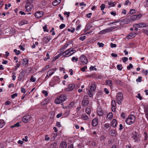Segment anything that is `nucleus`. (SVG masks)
I'll return each instance as SVG.
<instances>
[{"instance_id":"nucleus-1","label":"nucleus","mask_w":148,"mask_h":148,"mask_svg":"<svg viewBox=\"0 0 148 148\" xmlns=\"http://www.w3.org/2000/svg\"><path fill=\"white\" fill-rule=\"evenodd\" d=\"M123 95L122 92H119L117 93L116 97V101L118 104L119 105L121 104L123 100Z\"/></svg>"},{"instance_id":"nucleus-2","label":"nucleus","mask_w":148,"mask_h":148,"mask_svg":"<svg viewBox=\"0 0 148 148\" xmlns=\"http://www.w3.org/2000/svg\"><path fill=\"white\" fill-rule=\"evenodd\" d=\"M66 97L64 95H61L56 98L55 100V102L57 104H59L65 101Z\"/></svg>"},{"instance_id":"nucleus-3","label":"nucleus","mask_w":148,"mask_h":148,"mask_svg":"<svg viewBox=\"0 0 148 148\" xmlns=\"http://www.w3.org/2000/svg\"><path fill=\"white\" fill-rule=\"evenodd\" d=\"M135 117L134 115H130L126 119V123L129 125H132L134 122Z\"/></svg>"},{"instance_id":"nucleus-4","label":"nucleus","mask_w":148,"mask_h":148,"mask_svg":"<svg viewBox=\"0 0 148 148\" xmlns=\"http://www.w3.org/2000/svg\"><path fill=\"white\" fill-rule=\"evenodd\" d=\"M132 138L135 140V142H138L140 140L138 133L136 132H133L130 135Z\"/></svg>"},{"instance_id":"nucleus-5","label":"nucleus","mask_w":148,"mask_h":148,"mask_svg":"<svg viewBox=\"0 0 148 148\" xmlns=\"http://www.w3.org/2000/svg\"><path fill=\"white\" fill-rule=\"evenodd\" d=\"M79 60L83 64H86L87 63V59L84 55H81L79 57Z\"/></svg>"},{"instance_id":"nucleus-6","label":"nucleus","mask_w":148,"mask_h":148,"mask_svg":"<svg viewBox=\"0 0 148 148\" xmlns=\"http://www.w3.org/2000/svg\"><path fill=\"white\" fill-rule=\"evenodd\" d=\"M32 118L31 116L27 115L24 116L22 118V121L25 123H27L31 121Z\"/></svg>"},{"instance_id":"nucleus-7","label":"nucleus","mask_w":148,"mask_h":148,"mask_svg":"<svg viewBox=\"0 0 148 148\" xmlns=\"http://www.w3.org/2000/svg\"><path fill=\"white\" fill-rule=\"evenodd\" d=\"M88 97V96H85L84 97V100H83L82 102V106L86 107L88 106L89 103V101L86 99Z\"/></svg>"},{"instance_id":"nucleus-8","label":"nucleus","mask_w":148,"mask_h":148,"mask_svg":"<svg viewBox=\"0 0 148 148\" xmlns=\"http://www.w3.org/2000/svg\"><path fill=\"white\" fill-rule=\"evenodd\" d=\"M71 48H69V49L66 50L65 51H64L63 52H62V54L63 56L65 57H67L70 56V54L71 53Z\"/></svg>"},{"instance_id":"nucleus-9","label":"nucleus","mask_w":148,"mask_h":148,"mask_svg":"<svg viewBox=\"0 0 148 148\" xmlns=\"http://www.w3.org/2000/svg\"><path fill=\"white\" fill-rule=\"evenodd\" d=\"M147 25L146 23H140L134 25L133 26L134 27H137L138 28L146 27Z\"/></svg>"},{"instance_id":"nucleus-10","label":"nucleus","mask_w":148,"mask_h":148,"mask_svg":"<svg viewBox=\"0 0 148 148\" xmlns=\"http://www.w3.org/2000/svg\"><path fill=\"white\" fill-rule=\"evenodd\" d=\"M44 15V13L41 11L36 12L35 14L34 15L36 18H39L41 17Z\"/></svg>"},{"instance_id":"nucleus-11","label":"nucleus","mask_w":148,"mask_h":148,"mask_svg":"<svg viewBox=\"0 0 148 148\" xmlns=\"http://www.w3.org/2000/svg\"><path fill=\"white\" fill-rule=\"evenodd\" d=\"M26 10L28 12L30 11L33 8V5L29 3H27L25 5Z\"/></svg>"},{"instance_id":"nucleus-12","label":"nucleus","mask_w":148,"mask_h":148,"mask_svg":"<svg viewBox=\"0 0 148 148\" xmlns=\"http://www.w3.org/2000/svg\"><path fill=\"white\" fill-rule=\"evenodd\" d=\"M23 62L22 65H23V66L27 68L28 66L29 63L28 59L26 58H24L23 60Z\"/></svg>"},{"instance_id":"nucleus-13","label":"nucleus","mask_w":148,"mask_h":148,"mask_svg":"<svg viewBox=\"0 0 148 148\" xmlns=\"http://www.w3.org/2000/svg\"><path fill=\"white\" fill-rule=\"evenodd\" d=\"M98 117H96L93 119L92 122V125L94 127L96 126L98 124Z\"/></svg>"},{"instance_id":"nucleus-14","label":"nucleus","mask_w":148,"mask_h":148,"mask_svg":"<svg viewBox=\"0 0 148 148\" xmlns=\"http://www.w3.org/2000/svg\"><path fill=\"white\" fill-rule=\"evenodd\" d=\"M136 36V34L135 32H132L130 33L126 37L127 39H131L132 38H134Z\"/></svg>"},{"instance_id":"nucleus-15","label":"nucleus","mask_w":148,"mask_h":148,"mask_svg":"<svg viewBox=\"0 0 148 148\" xmlns=\"http://www.w3.org/2000/svg\"><path fill=\"white\" fill-rule=\"evenodd\" d=\"M25 71L24 70L22 71L19 75L18 79L19 80L21 81L23 77L25 75Z\"/></svg>"},{"instance_id":"nucleus-16","label":"nucleus","mask_w":148,"mask_h":148,"mask_svg":"<svg viewBox=\"0 0 148 148\" xmlns=\"http://www.w3.org/2000/svg\"><path fill=\"white\" fill-rule=\"evenodd\" d=\"M116 131L115 130H111L109 132V134L113 136H116Z\"/></svg>"},{"instance_id":"nucleus-17","label":"nucleus","mask_w":148,"mask_h":148,"mask_svg":"<svg viewBox=\"0 0 148 148\" xmlns=\"http://www.w3.org/2000/svg\"><path fill=\"white\" fill-rule=\"evenodd\" d=\"M82 108L81 107H77L76 108V112L75 113L76 115H79L82 113Z\"/></svg>"},{"instance_id":"nucleus-18","label":"nucleus","mask_w":148,"mask_h":148,"mask_svg":"<svg viewBox=\"0 0 148 148\" xmlns=\"http://www.w3.org/2000/svg\"><path fill=\"white\" fill-rule=\"evenodd\" d=\"M71 44V42H68L66 45H64L62 48L60 49L59 50V51H64L65 49H66L67 47Z\"/></svg>"},{"instance_id":"nucleus-19","label":"nucleus","mask_w":148,"mask_h":148,"mask_svg":"<svg viewBox=\"0 0 148 148\" xmlns=\"http://www.w3.org/2000/svg\"><path fill=\"white\" fill-rule=\"evenodd\" d=\"M75 85L74 84H71L68 85V88L66 89L67 90H72L75 88Z\"/></svg>"},{"instance_id":"nucleus-20","label":"nucleus","mask_w":148,"mask_h":148,"mask_svg":"<svg viewBox=\"0 0 148 148\" xmlns=\"http://www.w3.org/2000/svg\"><path fill=\"white\" fill-rule=\"evenodd\" d=\"M67 147V144L65 141H62L60 145V148H66Z\"/></svg>"},{"instance_id":"nucleus-21","label":"nucleus","mask_w":148,"mask_h":148,"mask_svg":"<svg viewBox=\"0 0 148 148\" xmlns=\"http://www.w3.org/2000/svg\"><path fill=\"white\" fill-rule=\"evenodd\" d=\"M97 113L99 116H102L103 114V112L101 108H99L97 109Z\"/></svg>"},{"instance_id":"nucleus-22","label":"nucleus","mask_w":148,"mask_h":148,"mask_svg":"<svg viewBox=\"0 0 148 148\" xmlns=\"http://www.w3.org/2000/svg\"><path fill=\"white\" fill-rule=\"evenodd\" d=\"M56 69L55 68H53L49 70L48 72V73L49 74V76H51L54 73V72L56 71Z\"/></svg>"},{"instance_id":"nucleus-23","label":"nucleus","mask_w":148,"mask_h":148,"mask_svg":"<svg viewBox=\"0 0 148 148\" xmlns=\"http://www.w3.org/2000/svg\"><path fill=\"white\" fill-rule=\"evenodd\" d=\"M111 126L113 127H116L117 125V121L115 119L112 120L111 123Z\"/></svg>"},{"instance_id":"nucleus-24","label":"nucleus","mask_w":148,"mask_h":148,"mask_svg":"<svg viewBox=\"0 0 148 148\" xmlns=\"http://www.w3.org/2000/svg\"><path fill=\"white\" fill-rule=\"evenodd\" d=\"M115 28L116 27L115 26H113L112 27H108L105 29L106 31V33H107L112 32L113 29H115Z\"/></svg>"},{"instance_id":"nucleus-25","label":"nucleus","mask_w":148,"mask_h":148,"mask_svg":"<svg viewBox=\"0 0 148 148\" xmlns=\"http://www.w3.org/2000/svg\"><path fill=\"white\" fill-rule=\"evenodd\" d=\"M61 0H55L52 3V5L53 6H56L59 4Z\"/></svg>"},{"instance_id":"nucleus-26","label":"nucleus","mask_w":148,"mask_h":148,"mask_svg":"<svg viewBox=\"0 0 148 148\" xmlns=\"http://www.w3.org/2000/svg\"><path fill=\"white\" fill-rule=\"evenodd\" d=\"M96 89L95 84L94 83H92L90 86V90L92 91H94Z\"/></svg>"},{"instance_id":"nucleus-27","label":"nucleus","mask_w":148,"mask_h":148,"mask_svg":"<svg viewBox=\"0 0 148 148\" xmlns=\"http://www.w3.org/2000/svg\"><path fill=\"white\" fill-rule=\"evenodd\" d=\"M137 19V17L136 15H132L131 16L130 19V21L131 22L135 21Z\"/></svg>"},{"instance_id":"nucleus-28","label":"nucleus","mask_w":148,"mask_h":148,"mask_svg":"<svg viewBox=\"0 0 148 148\" xmlns=\"http://www.w3.org/2000/svg\"><path fill=\"white\" fill-rule=\"evenodd\" d=\"M50 38L48 37H45L43 39V41L46 43L48 42L50 40Z\"/></svg>"},{"instance_id":"nucleus-29","label":"nucleus","mask_w":148,"mask_h":148,"mask_svg":"<svg viewBox=\"0 0 148 148\" xmlns=\"http://www.w3.org/2000/svg\"><path fill=\"white\" fill-rule=\"evenodd\" d=\"M81 119L84 120H86L88 119V117L86 114H83L82 115Z\"/></svg>"},{"instance_id":"nucleus-30","label":"nucleus","mask_w":148,"mask_h":148,"mask_svg":"<svg viewBox=\"0 0 148 148\" xmlns=\"http://www.w3.org/2000/svg\"><path fill=\"white\" fill-rule=\"evenodd\" d=\"M28 23V22L27 21H26L25 20H23L21 21L20 23V25H22L25 24H26Z\"/></svg>"},{"instance_id":"nucleus-31","label":"nucleus","mask_w":148,"mask_h":148,"mask_svg":"<svg viewBox=\"0 0 148 148\" xmlns=\"http://www.w3.org/2000/svg\"><path fill=\"white\" fill-rule=\"evenodd\" d=\"M113 116L112 113V112L109 113L107 117V119L110 120L112 119Z\"/></svg>"},{"instance_id":"nucleus-32","label":"nucleus","mask_w":148,"mask_h":148,"mask_svg":"<svg viewBox=\"0 0 148 148\" xmlns=\"http://www.w3.org/2000/svg\"><path fill=\"white\" fill-rule=\"evenodd\" d=\"M5 123L3 120H0V128H2L5 125Z\"/></svg>"},{"instance_id":"nucleus-33","label":"nucleus","mask_w":148,"mask_h":148,"mask_svg":"<svg viewBox=\"0 0 148 148\" xmlns=\"http://www.w3.org/2000/svg\"><path fill=\"white\" fill-rule=\"evenodd\" d=\"M106 84L110 86H112V82L110 80H108L106 81Z\"/></svg>"},{"instance_id":"nucleus-34","label":"nucleus","mask_w":148,"mask_h":148,"mask_svg":"<svg viewBox=\"0 0 148 148\" xmlns=\"http://www.w3.org/2000/svg\"><path fill=\"white\" fill-rule=\"evenodd\" d=\"M90 90H88L87 91V94L90 97H91L93 95V93Z\"/></svg>"},{"instance_id":"nucleus-35","label":"nucleus","mask_w":148,"mask_h":148,"mask_svg":"<svg viewBox=\"0 0 148 148\" xmlns=\"http://www.w3.org/2000/svg\"><path fill=\"white\" fill-rule=\"evenodd\" d=\"M103 126L106 129H108L110 127V124L109 123H106L103 125Z\"/></svg>"},{"instance_id":"nucleus-36","label":"nucleus","mask_w":148,"mask_h":148,"mask_svg":"<svg viewBox=\"0 0 148 148\" xmlns=\"http://www.w3.org/2000/svg\"><path fill=\"white\" fill-rule=\"evenodd\" d=\"M14 52L15 53V54L17 55H18L21 53L20 51V50L17 51L16 49H14Z\"/></svg>"},{"instance_id":"nucleus-37","label":"nucleus","mask_w":148,"mask_h":148,"mask_svg":"<svg viewBox=\"0 0 148 148\" xmlns=\"http://www.w3.org/2000/svg\"><path fill=\"white\" fill-rule=\"evenodd\" d=\"M86 113L88 114H89L90 113V108H86Z\"/></svg>"},{"instance_id":"nucleus-38","label":"nucleus","mask_w":148,"mask_h":148,"mask_svg":"<svg viewBox=\"0 0 148 148\" xmlns=\"http://www.w3.org/2000/svg\"><path fill=\"white\" fill-rule=\"evenodd\" d=\"M49 67V65H46L45 67L43 68L42 70H41L42 72H44L46 70H47V69H48Z\"/></svg>"},{"instance_id":"nucleus-39","label":"nucleus","mask_w":148,"mask_h":148,"mask_svg":"<svg viewBox=\"0 0 148 148\" xmlns=\"http://www.w3.org/2000/svg\"><path fill=\"white\" fill-rule=\"evenodd\" d=\"M60 52V54H59L58 55L56 56V57H55V60H56L58 58H59L60 56H61L62 55V51H59Z\"/></svg>"},{"instance_id":"nucleus-40","label":"nucleus","mask_w":148,"mask_h":148,"mask_svg":"<svg viewBox=\"0 0 148 148\" xmlns=\"http://www.w3.org/2000/svg\"><path fill=\"white\" fill-rule=\"evenodd\" d=\"M74 106V103L73 102H71L69 104V106H68V108H71L73 107Z\"/></svg>"},{"instance_id":"nucleus-41","label":"nucleus","mask_w":148,"mask_h":148,"mask_svg":"<svg viewBox=\"0 0 148 148\" xmlns=\"http://www.w3.org/2000/svg\"><path fill=\"white\" fill-rule=\"evenodd\" d=\"M19 126H20L19 123V122H18L17 123H16L14 125L11 126V128H13L14 127H18Z\"/></svg>"},{"instance_id":"nucleus-42","label":"nucleus","mask_w":148,"mask_h":148,"mask_svg":"<svg viewBox=\"0 0 148 148\" xmlns=\"http://www.w3.org/2000/svg\"><path fill=\"white\" fill-rule=\"evenodd\" d=\"M122 65L121 64H118L117 65V69L119 71H121L122 70Z\"/></svg>"},{"instance_id":"nucleus-43","label":"nucleus","mask_w":148,"mask_h":148,"mask_svg":"<svg viewBox=\"0 0 148 148\" xmlns=\"http://www.w3.org/2000/svg\"><path fill=\"white\" fill-rule=\"evenodd\" d=\"M106 33V31L105 29H103L100 32H99L98 33L99 34H105Z\"/></svg>"},{"instance_id":"nucleus-44","label":"nucleus","mask_w":148,"mask_h":148,"mask_svg":"<svg viewBox=\"0 0 148 148\" xmlns=\"http://www.w3.org/2000/svg\"><path fill=\"white\" fill-rule=\"evenodd\" d=\"M71 48V49L70 50L71 51V52H73V53H71V54H70V55H69V56H71L76 52V50H74L73 48Z\"/></svg>"},{"instance_id":"nucleus-45","label":"nucleus","mask_w":148,"mask_h":148,"mask_svg":"<svg viewBox=\"0 0 148 148\" xmlns=\"http://www.w3.org/2000/svg\"><path fill=\"white\" fill-rule=\"evenodd\" d=\"M105 5L104 4H102L101 5L100 7L101 10H103L105 7Z\"/></svg>"},{"instance_id":"nucleus-46","label":"nucleus","mask_w":148,"mask_h":148,"mask_svg":"<svg viewBox=\"0 0 148 148\" xmlns=\"http://www.w3.org/2000/svg\"><path fill=\"white\" fill-rule=\"evenodd\" d=\"M42 93L45 95V97L47 96L48 95V92L47 91L43 90L42 91Z\"/></svg>"},{"instance_id":"nucleus-47","label":"nucleus","mask_w":148,"mask_h":148,"mask_svg":"<svg viewBox=\"0 0 148 148\" xmlns=\"http://www.w3.org/2000/svg\"><path fill=\"white\" fill-rule=\"evenodd\" d=\"M11 5L10 3H9L8 5L7 4H5V9L7 10L8 8L10 7L11 6Z\"/></svg>"},{"instance_id":"nucleus-48","label":"nucleus","mask_w":148,"mask_h":148,"mask_svg":"<svg viewBox=\"0 0 148 148\" xmlns=\"http://www.w3.org/2000/svg\"><path fill=\"white\" fill-rule=\"evenodd\" d=\"M111 106H116V102H115V100L112 101V103H111Z\"/></svg>"},{"instance_id":"nucleus-49","label":"nucleus","mask_w":148,"mask_h":148,"mask_svg":"<svg viewBox=\"0 0 148 148\" xmlns=\"http://www.w3.org/2000/svg\"><path fill=\"white\" fill-rule=\"evenodd\" d=\"M141 81L142 77L141 76L139 77L138 78L136 79V81L137 82H140Z\"/></svg>"},{"instance_id":"nucleus-50","label":"nucleus","mask_w":148,"mask_h":148,"mask_svg":"<svg viewBox=\"0 0 148 148\" xmlns=\"http://www.w3.org/2000/svg\"><path fill=\"white\" fill-rule=\"evenodd\" d=\"M128 60V58L126 57H124L122 59V60H123V62L124 63L125 62L127 61Z\"/></svg>"},{"instance_id":"nucleus-51","label":"nucleus","mask_w":148,"mask_h":148,"mask_svg":"<svg viewBox=\"0 0 148 148\" xmlns=\"http://www.w3.org/2000/svg\"><path fill=\"white\" fill-rule=\"evenodd\" d=\"M71 60L73 62H74V61L76 62L78 60V58H75V57H73L72 58Z\"/></svg>"},{"instance_id":"nucleus-52","label":"nucleus","mask_w":148,"mask_h":148,"mask_svg":"<svg viewBox=\"0 0 148 148\" xmlns=\"http://www.w3.org/2000/svg\"><path fill=\"white\" fill-rule=\"evenodd\" d=\"M133 66L131 64H130L129 65L127 66V69L128 70L130 69V68H132Z\"/></svg>"},{"instance_id":"nucleus-53","label":"nucleus","mask_w":148,"mask_h":148,"mask_svg":"<svg viewBox=\"0 0 148 148\" xmlns=\"http://www.w3.org/2000/svg\"><path fill=\"white\" fill-rule=\"evenodd\" d=\"M87 68L86 66H84L83 67H82L81 68V70L85 72V70Z\"/></svg>"},{"instance_id":"nucleus-54","label":"nucleus","mask_w":148,"mask_h":148,"mask_svg":"<svg viewBox=\"0 0 148 148\" xmlns=\"http://www.w3.org/2000/svg\"><path fill=\"white\" fill-rule=\"evenodd\" d=\"M97 44L99 47H103L104 46V44L102 43L98 42Z\"/></svg>"},{"instance_id":"nucleus-55","label":"nucleus","mask_w":148,"mask_h":148,"mask_svg":"<svg viewBox=\"0 0 148 148\" xmlns=\"http://www.w3.org/2000/svg\"><path fill=\"white\" fill-rule=\"evenodd\" d=\"M136 97L139 99L140 100H142V97L141 96L140 93H138L137 95L136 96Z\"/></svg>"},{"instance_id":"nucleus-56","label":"nucleus","mask_w":148,"mask_h":148,"mask_svg":"<svg viewBox=\"0 0 148 148\" xmlns=\"http://www.w3.org/2000/svg\"><path fill=\"white\" fill-rule=\"evenodd\" d=\"M65 27V25L64 24H62L59 26L60 28L61 29H63Z\"/></svg>"},{"instance_id":"nucleus-57","label":"nucleus","mask_w":148,"mask_h":148,"mask_svg":"<svg viewBox=\"0 0 148 148\" xmlns=\"http://www.w3.org/2000/svg\"><path fill=\"white\" fill-rule=\"evenodd\" d=\"M30 80L31 82H34L36 81V79L34 77L32 76L30 78Z\"/></svg>"},{"instance_id":"nucleus-58","label":"nucleus","mask_w":148,"mask_h":148,"mask_svg":"<svg viewBox=\"0 0 148 148\" xmlns=\"http://www.w3.org/2000/svg\"><path fill=\"white\" fill-rule=\"evenodd\" d=\"M47 25H45L44 26V27H43V28L44 29V32H48L49 30L47 29Z\"/></svg>"},{"instance_id":"nucleus-59","label":"nucleus","mask_w":148,"mask_h":148,"mask_svg":"<svg viewBox=\"0 0 148 148\" xmlns=\"http://www.w3.org/2000/svg\"><path fill=\"white\" fill-rule=\"evenodd\" d=\"M115 83L117 84H120L121 83V81L118 79H116L115 80Z\"/></svg>"},{"instance_id":"nucleus-60","label":"nucleus","mask_w":148,"mask_h":148,"mask_svg":"<svg viewBox=\"0 0 148 148\" xmlns=\"http://www.w3.org/2000/svg\"><path fill=\"white\" fill-rule=\"evenodd\" d=\"M17 94L16 93H15L11 95V98L14 99L15 97H17Z\"/></svg>"},{"instance_id":"nucleus-61","label":"nucleus","mask_w":148,"mask_h":148,"mask_svg":"<svg viewBox=\"0 0 148 148\" xmlns=\"http://www.w3.org/2000/svg\"><path fill=\"white\" fill-rule=\"evenodd\" d=\"M70 13V12H65L64 13V14L65 15H66L67 16V17H69V16Z\"/></svg>"},{"instance_id":"nucleus-62","label":"nucleus","mask_w":148,"mask_h":148,"mask_svg":"<svg viewBox=\"0 0 148 148\" xmlns=\"http://www.w3.org/2000/svg\"><path fill=\"white\" fill-rule=\"evenodd\" d=\"M135 13V10L134 9H133L131 10L130 12V13L131 14H133L134 13Z\"/></svg>"},{"instance_id":"nucleus-63","label":"nucleus","mask_w":148,"mask_h":148,"mask_svg":"<svg viewBox=\"0 0 148 148\" xmlns=\"http://www.w3.org/2000/svg\"><path fill=\"white\" fill-rule=\"evenodd\" d=\"M50 139V138L48 137V135H46L45 136V140L46 141H48Z\"/></svg>"},{"instance_id":"nucleus-64","label":"nucleus","mask_w":148,"mask_h":148,"mask_svg":"<svg viewBox=\"0 0 148 148\" xmlns=\"http://www.w3.org/2000/svg\"><path fill=\"white\" fill-rule=\"evenodd\" d=\"M62 113H59L57 114L56 115V117L58 118H60L62 116Z\"/></svg>"}]
</instances>
